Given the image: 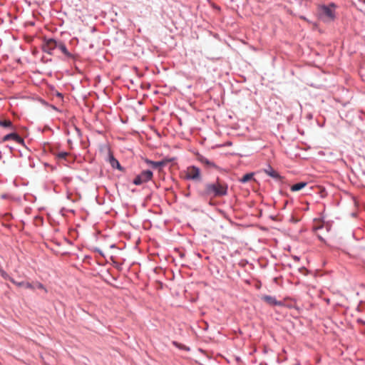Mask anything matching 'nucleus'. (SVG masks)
I'll use <instances>...</instances> for the list:
<instances>
[{
  "mask_svg": "<svg viewBox=\"0 0 365 365\" xmlns=\"http://www.w3.org/2000/svg\"><path fill=\"white\" fill-rule=\"evenodd\" d=\"M228 193V185L227 182L220 181L219 178L213 182H206L204 188L197 190V194L202 198L213 199L226 196Z\"/></svg>",
  "mask_w": 365,
  "mask_h": 365,
  "instance_id": "1",
  "label": "nucleus"
},
{
  "mask_svg": "<svg viewBox=\"0 0 365 365\" xmlns=\"http://www.w3.org/2000/svg\"><path fill=\"white\" fill-rule=\"evenodd\" d=\"M334 5L333 4L329 6H321L319 8V15L324 21L334 20L335 17Z\"/></svg>",
  "mask_w": 365,
  "mask_h": 365,
  "instance_id": "2",
  "label": "nucleus"
},
{
  "mask_svg": "<svg viewBox=\"0 0 365 365\" xmlns=\"http://www.w3.org/2000/svg\"><path fill=\"white\" fill-rule=\"evenodd\" d=\"M185 179L194 181H201L200 169L195 165H190L187 168Z\"/></svg>",
  "mask_w": 365,
  "mask_h": 365,
  "instance_id": "3",
  "label": "nucleus"
},
{
  "mask_svg": "<svg viewBox=\"0 0 365 365\" xmlns=\"http://www.w3.org/2000/svg\"><path fill=\"white\" fill-rule=\"evenodd\" d=\"M153 176V173L150 170H143L133 180L135 185H140L145 182L151 180Z\"/></svg>",
  "mask_w": 365,
  "mask_h": 365,
  "instance_id": "4",
  "label": "nucleus"
},
{
  "mask_svg": "<svg viewBox=\"0 0 365 365\" xmlns=\"http://www.w3.org/2000/svg\"><path fill=\"white\" fill-rule=\"evenodd\" d=\"M58 42V41L54 38H44L41 44L42 50L48 54H52L53 50L57 48Z\"/></svg>",
  "mask_w": 365,
  "mask_h": 365,
  "instance_id": "5",
  "label": "nucleus"
},
{
  "mask_svg": "<svg viewBox=\"0 0 365 365\" xmlns=\"http://www.w3.org/2000/svg\"><path fill=\"white\" fill-rule=\"evenodd\" d=\"M171 160H172V159L165 158L160 161H153V160L146 158L145 160V162L148 165H150L153 169H157V168H161L163 167H165L167 165V163L170 162Z\"/></svg>",
  "mask_w": 365,
  "mask_h": 365,
  "instance_id": "6",
  "label": "nucleus"
},
{
  "mask_svg": "<svg viewBox=\"0 0 365 365\" xmlns=\"http://www.w3.org/2000/svg\"><path fill=\"white\" fill-rule=\"evenodd\" d=\"M262 300L265 302L267 304L270 306H279L282 307L284 305V302L282 301H279L276 299L275 297L270 295H264L262 297Z\"/></svg>",
  "mask_w": 365,
  "mask_h": 365,
  "instance_id": "7",
  "label": "nucleus"
},
{
  "mask_svg": "<svg viewBox=\"0 0 365 365\" xmlns=\"http://www.w3.org/2000/svg\"><path fill=\"white\" fill-rule=\"evenodd\" d=\"M197 160L203 164L207 168L217 170L219 167L213 162L202 155H198Z\"/></svg>",
  "mask_w": 365,
  "mask_h": 365,
  "instance_id": "8",
  "label": "nucleus"
},
{
  "mask_svg": "<svg viewBox=\"0 0 365 365\" xmlns=\"http://www.w3.org/2000/svg\"><path fill=\"white\" fill-rule=\"evenodd\" d=\"M264 172L268 176L271 177L277 181H280L282 179V177L280 175V174L274 170V168L270 165H267V167L264 169Z\"/></svg>",
  "mask_w": 365,
  "mask_h": 365,
  "instance_id": "9",
  "label": "nucleus"
},
{
  "mask_svg": "<svg viewBox=\"0 0 365 365\" xmlns=\"http://www.w3.org/2000/svg\"><path fill=\"white\" fill-rule=\"evenodd\" d=\"M4 140L6 141L13 140L18 144H20V145L24 144V140L19 135H18L16 133H14V132L10 133L4 135Z\"/></svg>",
  "mask_w": 365,
  "mask_h": 365,
  "instance_id": "10",
  "label": "nucleus"
},
{
  "mask_svg": "<svg viewBox=\"0 0 365 365\" xmlns=\"http://www.w3.org/2000/svg\"><path fill=\"white\" fill-rule=\"evenodd\" d=\"M108 161L110 163V166L113 168L117 169L122 172L125 171V168L123 166H121L119 161L111 153L109 154Z\"/></svg>",
  "mask_w": 365,
  "mask_h": 365,
  "instance_id": "11",
  "label": "nucleus"
},
{
  "mask_svg": "<svg viewBox=\"0 0 365 365\" xmlns=\"http://www.w3.org/2000/svg\"><path fill=\"white\" fill-rule=\"evenodd\" d=\"M57 48L59 49L64 55L68 58H74L75 56L69 52L65 45V43L61 41H58Z\"/></svg>",
  "mask_w": 365,
  "mask_h": 365,
  "instance_id": "12",
  "label": "nucleus"
},
{
  "mask_svg": "<svg viewBox=\"0 0 365 365\" xmlns=\"http://www.w3.org/2000/svg\"><path fill=\"white\" fill-rule=\"evenodd\" d=\"M308 185L307 182L302 181L294 184L291 186L290 190L292 192H297L305 187Z\"/></svg>",
  "mask_w": 365,
  "mask_h": 365,
  "instance_id": "13",
  "label": "nucleus"
},
{
  "mask_svg": "<svg viewBox=\"0 0 365 365\" xmlns=\"http://www.w3.org/2000/svg\"><path fill=\"white\" fill-rule=\"evenodd\" d=\"M254 173H248L245 174L241 178L238 180V181L242 184H245L251 180H255L254 179Z\"/></svg>",
  "mask_w": 365,
  "mask_h": 365,
  "instance_id": "14",
  "label": "nucleus"
},
{
  "mask_svg": "<svg viewBox=\"0 0 365 365\" xmlns=\"http://www.w3.org/2000/svg\"><path fill=\"white\" fill-rule=\"evenodd\" d=\"M14 284L16 285L19 287H24L26 289H32V290L35 289L34 284H33V283H30L29 282H24V281L17 282V281H16V283H14Z\"/></svg>",
  "mask_w": 365,
  "mask_h": 365,
  "instance_id": "15",
  "label": "nucleus"
},
{
  "mask_svg": "<svg viewBox=\"0 0 365 365\" xmlns=\"http://www.w3.org/2000/svg\"><path fill=\"white\" fill-rule=\"evenodd\" d=\"M352 97L349 96L346 98H343L342 97L334 96V99L335 100L336 102L339 103L341 106H346L347 104L349 103L350 99Z\"/></svg>",
  "mask_w": 365,
  "mask_h": 365,
  "instance_id": "16",
  "label": "nucleus"
},
{
  "mask_svg": "<svg viewBox=\"0 0 365 365\" xmlns=\"http://www.w3.org/2000/svg\"><path fill=\"white\" fill-rule=\"evenodd\" d=\"M0 126L6 128H9L11 130L15 129L12 122L10 120H0Z\"/></svg>",
  "mask_w": 365,
  "mask_h": 365,
  "instance_id": "17",
  "label": "nucleus"
},
{
  "mask_svg": "<svg viewBox=\"0 0 365 365\" xmlns=\"http://www.w3.org/2000/svg\"><path fill=\"white\" fill-rule=\"evenodd\" d=\"M0 276L5 280H9L11 283H16V280L11 277L4 269L0 268Z\"/></svg>",
  "mask_w": 365,
  "mask_h": 365,
  "instance_id": "18",
  "label": "nucleus"
},
{
  "mask_svg": "<svg viewBox=\"0 0 365 365\" xmlns=\"http://www.w3.org/2000/svg\"><path fill=\"white\" fill-rule=\"evenodd\" d=\"M38 101L41 102V104H43L45 106L50 107L53 110H54L57 112H59V113L61 112V110L58 108H57L55 105L49 104L47 101H46L45 100H43L42 98H39Z\"/></svg>",
  "mask_w": 365,
  "mask_h": 365,
  "instance_id": "19",
  "label": "nucleus"
},
{
  "mask_svg": "<svg viewBox=\"0 0 365 365\" xmlns=\"http://www.w3.org/2000/svg\"><path fill=\"white\" fill-rule=\"evenodd\" d=\"M172 344L177 348H178L179 349H181V350H185V351H190V348L184 344H182L180 343H178V341H173L172 342Z\"/></svg>",
  "mask_w": 365,
  "mask_h": 365,
  "instance_id": "20",
  "label": "nucleus"
},
{
  "mask_svg": "<svg viewBox=\"0 0 365 365\" xmlns=\"http://www.w3.org/2000/svg\"><path fill=\"white\" fill-rule=\"evenodd\" d=\"M68 153L66 151L59 152L56 154V158L59 160L66 159V158L68 156Z\"/></svg>",
  "mask_w": 365,
  "mask_h": 365,
  "instance_id": "21",
  "label": "nucleus"
},
{
  "mask_svg": "<svg viewBox=\"0 0 365 365\" xmlns=\"http://www.w3.org/2000/svg\"><path fill=\"white\" fill-rule=\"evenodd\" d=\"M33 284H34L35 289H43L44 290L45 292H47V289L45 288L42 283L36 282L35 283H33Z\"/></svg>",
  "mask_w": 365,
  "mask_h": 365,
  "instance_id": "22",
  "label": "nucleus"
},
{
  "mask_svg": "<svg viewBox=\"0 0 365 365\" xmlns=\"http://www.w3.org/2000/svg\"><path fill=\"white\" fill-rule=\"evenodd\" d=\"M94 251L99 253L102 257H104L103 252L99 248H95Z\"/></svg>",
  "mask_w": 365,
  "mask_h": 365,
  "instance_id": "23",
  "label": "nucleus"
},
{
  "mask_svg": "<svg viewBox=\"0 0 365 365\" xmlns=\"http://www.w3.org/2000/svg\"><path fill=\"white\" fill-rule=\"evenodd\" d=\"M56 97L61 100H63V93H56Z\"/></svg>",
  "mask_w": 365,
  "mask_h": 365,
  "instance_id": "24",
  "label": "nucleus"
},
{
  "mask_svg": "<svg viewBox=\"0 0 365 365\" xmlns=\"http://www.w3.org/2000/svg\"><path fill=\"white\" fill-rule=\"evenodd\" d=\"M357 322H358L359 323H361V324H365V322H364L363 319H359L357 320Z\"/></svg>",
  "mask_w": 365,
  "mask_h": 365,
  "instance_id": "25",
  "label": "nucleus"
},
{
  "mask_svg": "<svg viewBox=\"0 0 365 365\" xmlns=\"http://www.w3.org/2000/svg\"><path fill=\"white\" fill-rule=\"evenodd\" d=\"M318 238H319V240L320 241H322V242H324V239L322 236H320V235H318Z\"/></svg>",
  "mask_w": 365,
  "mask_h": 365,
  "instance_id": "26",
  "label": "nucleus"
},
{
  "mask_svg": "<svg viewBox=\"0 0 365 365\" xmlns=\"http://www.w3.org/2000/svg\"><path fill=\"white\" fill-rule=\"evenodd\" d=\"M4 142H6V140H4V137H3V138H1V137H0V144H1V143H4Z\"/></svg>",
  "mask_w": 365,
  "mask_h": 365,
  "instance_id": "27",
  "label": "nucleus"
},
{
  "mask_svg": "<svg viewBox=\"0 0 365 365\" xmlns=\"http://www.w3.org/2000/svg\"><path fill=\"white\" fill-rule=\"evenodd\" d=\"M6 197H7V195H6V194H3V195H1V198H2V199H6Z\"/></svg>",
  "mask_w": 365,
  "mask_h": 365,
  "instance_id": "28",
  "label": "nucleus"
},
{
  "mask_svg": "<svg viewBox=\"0 0 365 365\" xmlns=\"http://www.w3.org/2000/svg\"><path fill=\"white\" fill-rule=\"evenodd\" d=\"M87 96H88V95H84V96H83L82 97H83V99H85V98H87Z\"/></svg>",
  "mask_w": 365,
  "mask_h": 365,
  "instance_id": "29",
  "label": "nucleus"
},
{
  "mask_svg": "<svg viewBox=\"0 0 365 365\" xmlns=\"http://www.w3.org/2000/svg\"><path fill=\"white\" fill-rule=\"evenodd\" d=\"M137 103H138V104H140H140H142V101H137Z\"/></svg>",
  "mask_w": 365,
  "mask_h": 365,
  "instance_id": "30",
  "label": "nucleus"
}]
</instances>
